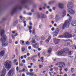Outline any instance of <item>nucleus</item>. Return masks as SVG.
<instances>
[{
  "label": "nucleus",
  "instance_id": "1",
  "mask_svg": "<svg viewBox=\"0 0 76 76\" xmlns=\"http://www.w3.org/2000/svg\"><path fill=\"white\" fill-rule=\"evenodd\" d=\"M1 35L2 38L1 39V42L2 43V45L4 47H6L8 45V42L6 40V36L4 35V30H2L1 31Z\"/></svg>",
  "mask_w": 76,
  "mask_h": 76
},
{
  "label": "nucleus",
  "instance_id": "2",
  "mask_svg": "<svg viewBox=\"0 0 76 76\" xmlns=\"http://www.w3.org/2000/svg\"><path fill=\"white\" fill-rule=\"evenodd\" d=\"M12 63L11 61H7L4 63V65L6 69L9 70L11 68V65Z\"/></svg>",
  "mask_w": 76,
  "mask_h": 76
},
{
  "label": "nucleus",
  "instance_id": "3",
  "mask_svg": "<svg viewBox=\"0 0 76 76\" xmlns=\"http://www.w3.org/2000/svg\"><path fill=\"white\" fill-rule=\"evenodd\" d=\"M70 25V20H66L62 26V29H64L66 27L69 28Z\"/></svg>",
  "mask_w": 76,
  "mask_h": 76
},
{
  "label": "nucleus",
  "instance_id": "4",
  "mask_svg": "<svg viewBox=\"0 0 76 76\" xmlns=\"http://www.w3.org/2000/svg\"><path fill=\"white\" fill-rule=\"evenodd\" d=\"M69 49L68 48H65L64 49V50H62L59 52H58V54L59 55H61V54H62L64 52L65 53H67L69 52Z\"/></svg>",
  "mask_w": 76,
  "mask_h": 76
},
{
  "label": "nucleus",
  "instance_id": "5",
  "mask_svg": "<svg viewBox=\"0 0 76 76\" xmlns=\"http://www.w3.org/2000/svg\"><path fill=\"white\" fill-rule=\"evenodd\" d=\"M15 73V69H11L8 72V76H12Z\"/></svg>",
  "mask_w": 76,
  "mask_h": 76
},
{
  "label": "nucleus",
  "instance_id": "6",
  "mask_svg": "<svg viewBox=\"0 0 76 76\" xmlns=\"http://www.w3.org/2000/svg\"><path fill=\"white\" fill-rule=\"evenodd\" d=\"M73 4V3L72 2H70L68 3L67 4V8L68 9H72L73 7V6L72 5Z\"/></svg>",
  "mask_w": 76,
  "mask_h": 76
},
{
  "label": "nucleus",
  "instance_id": "7",
  "mask_svg": "<svg viewBox=\"0 0 76 76\" xmlns=\"http://www.w3.org/2000/svg\"><path fill=\"white\" fill-rule=\"evenodd\" d=\"M6 73V69L4 68L0 73V76H5Z\"/></svg>",
  "mask_w": 76,
  "mask_h": 76
},
{
  "label": "nucleus",
  "instance_id": "8",
  "mask_svg": "<svg viewBox=\"0 0 76 76\" xmlns=\"http://www.w3.org/2000/svg\"><path fill=\"white\" fill-rule=\"evenodd\" d=\"M71 26H76V21L75 20H72L71 21Z\"/></svg>",
  "mask_w": 76,
  "mask_h": 76
},
{
  "label": "nucleus",
  "instance_id": "9",
  "mask_svg": "<svg viewBox=\"0 0 76 76\" xmlns=\"http://www.w3.org/2000/svg\"><path fill=\"white\" fill-rule=\"evenodd\" d=\"M56 31H55L54 32H52V34H53V37H54V36H57V34H58V32H59L60 31V30H59V29L58 28H57L56 29Z\"/></svg>",
  "mask_w": 76,
  "mask_h": 76
},
{
  "label": "nucleus",
  "instance_id": "10",
  "mask_svg": "<svg viewBox=\"0 0 76 76\" xmlns=\"http://www.w3.org/2000/svg\"><path fill=\"white\" fill-rule=\"evenodd\" d=\"M68 12L69 13H70V14H71V15H75L76 13L75 11L72 9H71L70 10H68Z\"/></svg>",
  "mask_w": 76,
  "mask_h": 76
},
{
  "label": "nucleus",
  "instance_id": "11",
  "mask_svg": "<svg viewBox=\"0 0 76 76\" xmlns=\"http://www.w3.org/2000/svg\"><path fill=\"white\" fill-rule=\"evenodd\" d=\"M60 65H61L62 67L65 66V64L63 62H58V63L55 64L56 66H60Z\"/></svg>",
  "mask_w": 76,
  "mask_h": 76
},
{
  "label": "nucleus",
  "instance_id": "12",
  "mask_svg": "<svg viewBox=\"0 0 76 76\" xmlns=\"http://www.w3.org/2000/svg\"><path fill=\"white\" fill-rule=\"evenodd\" d=\"M64 35H65V37H68V38H72V34H69L68 32L65 33Z\"/></svg>",
  "mask_w": 76,
  "mask_h": 76
},
{
  "label": "nucleus",
  "instance_id": "13",
  "mask_svg": "<svg viewBox=\"0 0 76 76\" xmlns=\"http://www.w3.org/2000/svg\"><path fill=\"white\" fill-rule=\"evenodd\" d=\"M39 43H36L34 45H32L33 47L34 48H39Z\"/></svg>",
  "mask_w": 76,
  "mask_h": 76
},
{
  "label": "nucleus",
  "instance_id": "14",
  "mask_svg": "<svg viewBox=\"0 0 76 76\" xmlns=\"http://www.w3.org/2000/svg\"><path fill=\"white\" fill-rule=\"evenodd\" d=\"M58 6L59 8H60V9H63V8L64 7V4L61 3H59L58 4Z\"/></svg>",
  "mask_w": 76,
  "mask_h": 76
},
{
  "label": "nucleus",
  "instance_id": "15",
  "mask_svg": "<svg viewBox=\"0 0 76 76\" xmlns=\"http://www.w3.org/2000/svg\"><path fill=\"white\" fill-rule=\"evenodd\" d=\"M66 15V11L65 10H64L61 13V16L62 17H64V16H65Z\"/></svg>",
  "mask_w": 76,
  "mask_h": 76
},
{
  "label": "nucleus",
  "instance_id": "16",
  "mask_svg": "<svg viewBox=\"0 0 76 76\" xmlns=\"http://www.w3.org/2000/svg\"><path fill=\"white\" fill-rule=\"evenodd\" d=\"M20 19L19 20L20 22H22L24 20V19H25L24 17H22V16H20Z\"/></svg>",
  "mask_w": 76,
  "mask_h": 76
},
{
  "label": "nucleus",
  "instance_id": "17",
  "mask_svg": "<svg viewBox=\"0 0 76 76\" xmlns=\"http://www.w3.org/2000/svg\"><path fill=\"white\" fill-rule=\"evenodd\" d=\"M51 36H49L48 38L46 39V43H48L49 42V41H50V40L51 39Z\"/></svg>",
  "mask_w": 76,
  "mask_h": 76
},
{
  "label": "nucleus",
  "instance_id": "18",
  "mask_svg": "<svg viewBox=\"0 0 76 76\" xmlns=\"http://www.w3.org/2000/svg\"><path fill=\"white\" fill-rule=\"evenodd\" d=\"M54 42L55 44H57L58 42H59V40H58V39H53Z\"/></svg>",
  "mask_w": 76,
  "mask_h": 76
},
{
  "label": "nucleus",
  "instance_id": "19",
  "mask_svg": "<svg viewBox=\"0 0 76 76\" xmlns=\"http://www.w3.org/2000/svg\"><path fill=\"white\" fill-rule=\"evenodd\" d=\"M4 54V51H2L0 53V56L1 57H3Z\"/></svg>",
  "mask_w": 76,
  "mask_h": 76
},
{
  "label": "nucleus",
  "instance_id": "20",
  "mask_svg": "<svg viewBox=\"0 0 76 76\" xmlns=\"http://www.w3.org/2000/svg\"><path fill=\"white\" fill-rule=\"evenodd\" d=\"M34 37L37 41H39V37H38V36L35 35L34 36Z\"/></svg>",
  "mask_w": 76,
  "mask_h": 76
},
{
  "label": "nucleus",
  "instance_id": "21",
  "mask_svg": "<svg viewBox=\"0 0 76 76\" xmlns=\"http://www.w3.org/2000/svg\"><path fill=\"white\" fill-rule=\"evenodd\" d=\"M52 51V49L51 48H49L48 51V54H50V53H51Z\"/></svg>",
  "mask_w": 76,
  "mask_h": 76
},
{
  "label": "nucleus",
  "instance_id": "22",
  "mask_svg": "<svg viewBox=\"0 0 76 76\" xmlns=\"http://www.w3.org/2000/svg\"><path fill=\"white\" fill-rule=\"evenodd\" d=\"M31 60H32V61L33 62H34V61H36V59H35L34 58V57L33 56L31 57Z\"/></svg>",
  "mask_w": 76,
  "mask_h": 76
},
{
  "label": "nucleus",
  "instance_id": "23",
  "mask_svg": "<svg viewBox=\"0 0 76 76\" xmlns=\"http://www.w3.org/2000/svg\"><path fill=\"white\" fill-rule=\"evenodd\" d=\"M32 33L33 35H35V28L33 29Z\"/></svg>",
  "mask_w": 76,
  "mask_h": 76
},
{
  "label": "nucleus",
  "instance_id": "24",
  "mask_svg": "<svg viewBox=\"0 0 76 76\" xmlns=\"http://www.w3.org/2000/svg\"><path fill=\"white\" fill-rule=\"evenodd\" d=\"M41 18H47V16L44 15V14H42L41 15Z\"/></svg>",
  "mask_w": 76,
  "mask_h": 76
},
{
  "label": "nucleus",
  "instance_id": "25",
  "mask_svg": "<svg viewBox=\"0 0 76 76\" xmlns=\"http://www.w3.org/2000/svg\"><path fill=\"white\" fill-rule=\"evenodd\" d=\"M19 29L21 31L22 30H23L24 28L23 27V26H20L19 27Z\"/></svg>",
  "mask_w": 76,
  "mask_h": 76
},
{
  "label": "nucleus",
  "instance_id": "26",
  "mask_svg": "<svg viewBox=\"0 0 76 76\" xmlns=\"http://www.w3.org/2000/svg\"><path fill=\"white\" fill-rule=\"evenodd\" d=\"M18 20H16L15 21L14 23V24H13V25L14 26H15L16 25V24H17V23H18Z\"/></svg>",
  "mask_w": 76,
  "mask_h": 76
},
{
  "label": "nucleus",
  "instance_id": "27",
  "mask_svg": "<svg viewBox=\"0 0 76 76\" xmlns=\"http://www.w3.org/2000/svg\"><path fill=\"white\" fill-rule=\"evenodd\" d=\"M18 9V7H16L13 10L12 12H15L16 10Z\"/></svg>",
  "mask_w": 76,
  "mask_h": 76
},
{
  "label": "nucleus",
  "instance_id": "28",
  "mask_svg": "<svg viewBox=\"0 0 76 76\" xmlns=\"http://www.w3.org/2000/svg\"><path fill=\"white\" fill-rule=\"evenodd\" d=\"M20 44H23L25 43V42L23 40H20Z\"/></svg>",
  "mask_w": 76,
  "mask_h": 76
},
{
  "label": "nucleus",
  "instance_id": "29",
  "mask_svg": "<svg viewBox=\"0 0 76 76\" xmlns=\"http://www.w3.org/2000/svg\"><path fill=\"white\" fill-rule=\"evenodd\" d=\"M28 27L29 28V30H30L31 29H32V27L31 26H28Z\"/></svg>",
  "mask_w": 76,
  "mask_h": 76
},
{
  "label": "nucleus",
  "instance_id": "30",
  "mask_svg": "<svg viewBox=\"0 0 76 76\" xmlns=\"http://www.w3.org/2000/svg\"><path fill=\"white\" fill-rule=\"evenodd\" d=\"M41 61L42 63H43L44 62V57H42L41 58Z\"/></svg>",
  "mask_w": 76,
  "mask_h": 76
},
{
  "label": "nucleus",
  "instance_id": "31",
  "mask_svg": "<svg viewBox=\"0 0 76 76\" xmlns=\"http://www.w3.org/2000/svg\"><path fill=\"white\" fill-rule=\"evenodd\" d=\"M34 39H35L34 38H32V40H33L32 41V43H35V41L34 40Z\"/></svg>",
  "mask_w": 76,
  "mask_h": 76
},
{
  "label": "nucleus",
  "instance_id": "32",
  "mask_svg": "<svg viewBox=\"0 0 76 76\" xmlns=\"http://www.w3.org/2000/svg\"><path fill=\"white\" fill-rule=\"evenodd\" d=\"M43 67V66L41 65L40 64L39 65V68H42V67Z\"/></svg>",
  "mask_w": 76,
  "mask_h": 76
},
{
  "label": "nucleus",
  "instance_id": "33",
  "mask_svg": "<svg viewBox=\"0 0 76 76\" xmlns=\"http://www.w3.org/2000/svg\"><path fill=\"white\" fill-rule=\"evenodd\" d=\"M67 16L68 17H69V18H70V19H72V17H71V16H70V15L69 14H67Z\"/></svg>",
  "mask_w": 76,
  "mask_h": 76
},
{
  "label": "nucleus",
  "instance_id": "34",
  "mask_svg": "<svg viewBox=\"0 0 76 76\" xmlns=\"http://www.w3.org/2000/svg\"><path fill=\"white\" fill-rule=\"evenodd\" d=\"M74 71H75V70L74 69V68H72L71 69V72L72 73H73V72H74Z\"/></svg>",
  "mask_w": 76,
  "mask_h": 76
},
{
  "label": "nucleus",
  "instance_id": "35",
  "mask_svg": "<svg viewBox=\"0 0 76 76\" xmlns=\"http://www.w3.org/2000/svg\"><path fill=\"white\" fill-rule=\"evenodd\" d=\"M42 40H44L45 39V37L43 36H42L41 37Z\"/></svg>",
  "mask_w": 76,
  "mask_h": 76
},
{
  "label": "nucleus",
  "instance_id": "36",
  "mask_svg": "<svg viewBox=\"0 0 76 76\" xmlns=\"http://www.w3.org/2000/svg\"><path fill=\"white\" fill-rule=\"evenodd\" d=\"M53 18H54V16H50L49 18V19H53Z\"/></svg>",
  "mask_w": 76,
  "mask_h": 76
},
{
  "label": "nucleus",
  "instance_id": "37",
  "mask_svg": "<svg viewBox=\"0 0 76 76\" xmlns=\"http://www.w3.org/2000/svg\"><path fill=\"white\" fill-rule=\"evenodd\" d=\"M18 60L17 59H15L14 60V63H15L16 62H17V61Z\"/></svg>",
  "mask_w": 76,
  "mask_h": 76
},
{
  "label": "nucleus",
  "instance_id": "38",
  "mask_svg": "<svg viewBox=\"0 0 76 76\" xmlns=\"http://www.w3.org/2000/svg\"><path fill=\"white\" fill-rule=\"evenodd\" d=\"M22 51L23 52H24L25 51V48H22Z\"/></svg>",
  "mask_w": 76,
  "mask_h": 76
},
{
  "label": "nucleus",
  "instance_id": "39",
  "mask_svg": "<svg viewBox=\"0 0 76 76\" xmlns=\"http://www.w3.org/2000/svg\"><path fill=\"white\" fill-rule=\"evenodd\" d=\"M34 74L32 72H30V76H33Z\"/></svg>",
  "mask_w": 76,
  "mask_h": 76
},
{
  "label": "nucleus",
  "instance_id": "40",
  "mask_svg": "<svg viewBox=\"0 0 76 76\" xmlns=\"http://www.w3.org/2000/svg\"><path fill=\"white\" fill-rule=\"evenodd\" d=\"M16 69L17 72H18L19 71V67L18 66L17 67Z\"/></svg>",
  "mask_w": 76,
  "mask_h": 76
},
{
  "label": "nucleus",
  "instance_id": "41",
  "mask_svg": "<svg viewBox=\"0 0 76 76\" xmlns=\"http://www.w3.org/2000/svg\"><path fill=\"white\" fill-rule=\"evenodd\" d=\"M23 57L24 58H26V57H27V56H26V55H23Z\"/></svg>",
  "mask_w": 76,
  "mask_h": 76
},
{
  "label": "nucleus",
  "instance_id": "42",
  "mask_svg": "<svg viewBox=\"0 0 76 76\" xmlns=\"http://www.w3.org/2000/svg\"><path fill=\"white\" fill-rule=\"evenodd\" d=\"M49 74H50V76H54V75H52V74H51V73L50 72H49Z\"/></svg>",
  "mask_w": 76,
  "mask_h": 76
},
{
  "label": "nucleus",
  "instance_id": "43",
  "mask_svg": "<svg viewBox=\"0 0 76 76\" xmlns=\"http://www.w3.org/2000/svg\"><path fill=\"white\" fill-rule=\"evenodd\" d=\"M30 72H33V69H30Z\"/></svg>",
  "mask_w": 76,
  "mask_h": 76
},
{
  "label": "nucleus",
  "instance_id": "44",
  "mask_svg": "<svg viewBox=\"0 0 76 76\" xmlns=\"http://www.w3.org/2000/svg\"><path fill=\"white\" fill-rule=\"evenodd\" d=\"M53 68H51L50 69V71L51 72H53Z\"/></svg>",
  "mask_w": 76,
  "mask_h": 76
},
{
  "label": "nucleus",
  "instance_id": "45",
  "mask_svg": "<svg viewBox=\"0 0 76 76\" xmlns=\"http://www.w3.org/2000/svg\"><path fill=\"white\" fill-rule=\"evenodd\" d=\"M22 62L23 63H25L26 62L25 60H22Z\"/></svg>",
  "mask_w": 76,
  "mask_h": 76
},
{
  "label": "nucleus",
  "instance_id": "46",
  "mask_svg": "<svg viewBox=\"0 0 76 76\" xmlns=\"http://www.w3.org/2000/svg\"><path fill=\"white\" fill-rule=\"evenodd\" d=\"M64 70L65 71V72H67L68 70V69L67 68L65 69H64Z\"/></svg>",
  "mask_w": 76,
  "mask_h": 76
},
{
  "label": "nucleus",
  "instance_id": "47",
  "mask_svg": "<svg viewBox=\"0 0 76 76\" xmlns=\"http://www.w3.org/2000/svg\"><path fill=\"white\" fill-rule=\"evenodd\" d=\"M71 54H72V51H70L69 52V55H71Z\"/></svg>",
  "mask_w": 76,
  "mask_h": 76
},
{
  "label": "nucleus",
  "instance_id": "48",
  "mask_svg": "<svg viewBox=\"0 0 76 76\" xmlns=\"http://www.w3.org/2000/svg\"><path fill=\"white\" fill-rule=\"evenodd\" d=\"M28 68H29V69H31V68H32V66H28Z\"/></svg>",
  "mask_w": 76,
  "mask_h": 76
},
{
  "label": "nucleus",
  "instance_id": "49",
  "mask_svg": "<svg viewBox=\"0 0 76 76\" xmlns=\"http://www.w3.org/2000/svg\"><path fill=\"white\" fill-rule=\"evenodd\" d=\"M51 2L52 4H53V3H55V1H53Z\"/></svg>",
  "mask_w": 76,
  "mask_h": 76
},
{
  "label": "nucleus",
  "instance_id": "50",
  "mask_svg": "<svg viewBox=\"0 0 76 76\" xmlns=\"http://www.w3.org/2000/svg\"><path fill=\"white\" fill-rule=\"evenodd\" d=\"M12 39H15V37H14V36H13V35H12Z\"/></svg>",
  "mask_w": 76,
  "mask_h": 76
},
{
  "label": "nucleus",
  "instance_id": "51",
  "mask_svg": "<svg viewBox=\"0 0 76 76\" xmlns=\"http://www.w3.org/2000/svg\"><path fill=\"white\" fill-rule=\"evenodd\" d=\"M42 25H39V28H40H40H41V27H42Z\"/></svg>",
  "mask_w": 76,
  "mask_h": 76
},
{
  "label": "nucleus",
  "instance_id": "52",
  "mask_svg": "<svg viewBox=\"0 0 76 76\" xmlns=\"http://www.w3.org/2000/svg\"><path fill=\"white\" fill-rule=\"evenodd\" d=\"M27 56H30V54L29 53H27Z\"/></svg>",
  "mask_w": 76,
  "mask_h": 76
},
{
  "label": "nucleus",
  "instance_id": "53",
  "mask_svg": "<svg viewBox=\"0 0 76 76\" xmlns=\"http://www.w3.org/2000/svg\"><path fill=\"white\" fill-rule=\"evenodd\" d=\"M28 49L29 50H31V46H29L28 47Z\"/></svg>",
  "mask_w": 76,
  "mask_h": 76
},
{
  "label": "nucleus",
  "instance_id": "54",
  "mask_svg": "<svg viewBox=\"0 0 76 76\" xmlns=\"http://www.w3.org/2000/svg\"><path fill=\"white\" fill-rule=\"evenodd\" d=\"M54 28H52L51 31H54Z\"/></svg>",
  "mask_w": 76,
  "mask_h": 76
},
{
  "label": "nucleus",
  "instance_id": "55",
  "mask_svg": "<svg viewBox=\"0 0 76 76\" xmlns=\"http://www.w3.org/2000/svg\"><path fill=\"white\" fill-rule=\"evenodd\" d=\"M51 22L52 24H54V21H52Z\"/></svg>",
  "mask_w": 76,
  "mask_h": 76
},
{
  "label": "nucleus",
  "instance_id": "56",
  "mask_svg": "<svg viewBox=\"0 0 76 76\" xmlns=\"http://www.w3.org/2000/svg\"><path fill=\"white\" fill-rule=\"evenodd\" d=\"M52 9L54 10H55V9H56V7H53L52 8Z\"/></svg>",
  "mask_w": 76,
  "mask_h": 76
},
{
  "label": "nucleus",
  "instance_id": "57",
  "mask_svg": "<svg viewBox=\"0 0 76 76\" xmlns=\"http://www.w3.org/2000/svg\"><path fill=\"white\" fill-rule=\"evenodd\" d=\"M35 71L36 72H37L38 71V70L37 69H36L35 70Z\"/></svg>",
  "mask_w": 76,
  "mask_h": 76
},
{
  "label": "nucleus",
  "instance_id": "58",
  "mask_svg": "<svg viewBox=\"0 0 76 76\" xmlns=\"http://www.w3.org/2000/svg\"><path fill=\"white\" fill-rule=\"evenodd\" d=\"M49 11L50 12H52V10L51 9H49Z\"/></svg>",
  "mask_w": 76,
  "mask_h": 76
},
{
  "label": "nucleus",
  "instance_id": "59",
  "mask_svg": "<svg viewBox=\"0 0 76 76\" xmlns=\"http://www.w3.org/2000/svg\"><path fill=\"white\" fill-rule=\"evenodd\" d=\"M23 72L22 70H21L19 71V73H21V72Z\"/></svg>",
  "mask_w": 76,
  "mask_h": 76
},
{
  "label": "nucleus",
  "instance_id": "60",
  "mask_svg": "<svg viewBox=\"0 0 76 76\" xmlns=\"http://www.w3.org/2000/svg\"><path fill=\"white\" fill-rule=\"evenodd\" d=\"M18 64H19V63H18V62H17L16 63L15 65L16 66H18Z\"/></svg>",
  "mask_w": 76,
  "mask_h": 76
},
{
  "label": "nucleus",
  "instance_id": "61",
  "mask_svg": "<svg viewBox=\"0 0 76 76\" xmlns=\"http://www.w3.org/2000/svg\"><path fill=\"white\" fill-rule=\"evenodd\" d=\"M27 75H30V72H28L26 73Z\"/></svg>",
  "mask_w": 76,
  "mask_h": 76
},
{
  "label": "nucleus",
  "instance_id": "62",
  "mask_svg": "<svg viewBox=\"0 0 76 76\" xmlns=\"http://www.w3.org/2000/svg\"><path fill=\"white\" fill-rule=\"evenodd\" d=\"M21 59H23V56H21L20 57Z\"/></svg>",
  "mask_w": 76,
  "mask_h": 76
},
{
  "label": "nucleus",
  "instance_id": "63",
  "mask_svg": "<svg viewBox=\"0 0 76 76\" xmlns=\"http://www.w3.org/2000/svg\"><path fill=\"white\" fill-rule=\"evenodd\" d=\"M19 66H23V64H20Z\"/></svg>",
  "mask_w": 76,
  "mask_h": 76
},
{
  "label": "nucleus",
  "instance_id": "64",
  "mask_svg": "<svg viewBox=\"0 0 76 76\" xmlns=\"http://www.w3.org/2000/svg\"><path fill=\"white\" fill-rule=\"evenodd\" d=\"M48 4L49 5L51 4H52V3H51V2H48Z\"/></svg>",
  "mask_w": 76,
  "mask_h": 76
}]
</instances>
